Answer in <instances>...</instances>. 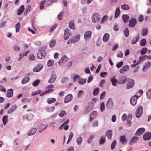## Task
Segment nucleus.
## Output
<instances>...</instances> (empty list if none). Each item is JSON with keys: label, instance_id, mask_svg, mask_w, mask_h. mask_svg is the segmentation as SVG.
Listing matches in <instances>:
<instances>
[{"label": "nucleus", "instance_id": "f257e3e1", "mask_svg": "<svg viewBox=\"0 0 151 151\" xmlns=\"http://www.w3.org/2000/svg\"><path fill=\"white\" fill-rule=\"evenodd\" d=\"M80 35H77L75 36L70 39L68 41L67 44H68L71 43H73L78 41L80 38Z\"/></svg>", "mask_w": 151, "mask_h": 151}, {"label": "nucleus", "instance_id": "f03ea898", "mask_svg": "<svg viewBox=\"0 0 151 151\" xmlns=\"http://www.w3.org/2000/svg\"><path fill=\"white\" fill-rule=\"evenodd\" d=\"M143 112V108L141 106H139L137 109L135 113L136 116L137 118H139L142 116Z\"/></svg>", "mask_w": 151, "mask_h": 151}, {"label": "nucleus", "instance_id": "7ed1b4c3", "mask_svg": "<svg viewBox=\"0 0 151 151\" xmlns=\"http://www.w3.org/2000/svg\"><path fill=\"white\" fill-rule=\"evenodd\" d=\"M46 55V52L44 50H41L37 53V57L38 58L41 59L44 58Z\"/></svg>", "mask_w": 151, "mask_h": 151}, {"label": "nucleus", "instance_id": "20e7f679", "mask_svg": "<svg viewBox=\"0 0 151 151\" xmlns=\"http://www.w3.org/2000/svg\"><path fill=\"white\" fill-rule=\"evenodd\" d=\"M100 15L97 13L93 14L92 17V20L93 22H98L100 20Z\"/></svg>", "mask_w": 151, "mask_h": 151}, {"label": "nucleus", "instance_id": "39448f33", "mask_svg": "<svg viewBox=\"0 0 151 151\" xmlns=\"http://www.w3.org/2000/svg\"><path fill=\"white\" fill-rule=\"evenodd\" d=\"M93 106V104L92 102H90L86 106V108L84 111V114L89 112L92 109Z\"/></svg>", "mask_w": 151, "mask_h": 151}, {"label": "nucleus", "instance_id": "423d86ee", "mask_svg": "<svg viewBox=\"0 0 151 151\" xmlns=\"http://www.w3.org/2000/svg\"><path fill=\"white\" fill-rule=\"evenodd\" d=\"M134 81L132 79H130L128 80L127 85V89H130L132 88L134 85Z\"/></svg>", "mask_w": 151, "mask_h": 151}, {"label": "nucleus", "instance_id": "0eeeda50", "mask_svg": "<svg viewBox=\"0 0 151 151\" xmlns=\"http://www.w3.org/2000/svg\"><path fill=\"white\" fill-rule=\"evenodd\" d=\"M127 78L125 76H123L119 77L118 80V83L121 84L124 83L127 81Z\"/></svg>", "mask_w": 151, "mask_h": 151}, {"label": "nucleus", "instance_id": "6e6552de", "mask_svg": "<svg viewBox=\"0 0 151 151\" xmlns=\"http://www.w3.org/2000/svg\"><path fill=\"white\" fill-rule=\"evenodd\" d=\"M129 27H133L136 24L137 21L136 19L134 18H132L129 21Z\"/></svg>", "mask_w": 151, "mask_h": 151}, {"label": "nucleus", "instance_id": "1a4fd4ad", "mask_svg": "<svg viewBox=\"0 0 151 151\" xmlns=\"http://www.w3.org/2000/svg\"><path fill=\"white\" fill-rule=\"evenodd\" d=\"M143 138L145 140H149L151 139V132H147L143 135Z\"/></svg>", "mask_w": 151, "mask_h": 151}, {"label": "nucleus", "instance_id": "9d476101", "mask_svg": "<svg viewBox=\"0 0 151 151\" xmlns=\"http://www.w3.org/2000/svg\"><path fill=\"white\" fill-rule=\"evenodd\" d=\"M70 35V32L68 29H66L64 31V39L67 40Z\"/></svg>", "mask_w": 151, "mask_h": 151}, {"label": "nucleus", "instance_id": "9b49d317", "mask_svg": "<svg viewBox=\"0 0 151 151\" xmlns=\"http://www.w3.org/2000/svg\"><path fill=\"white\" fill-rule=\"evenodd\" d=\"M138 98L135 96H133L130 99V103L133 106H135L137 103Z\"/></svg>", "mask_w": 151, "mask_h": 151}, {"label": "nucleus", "instance_id": "f8f14e48", "mask_svg": "<svg viewBox=\"0 0 151 151\" xmlns=\"http://www.w3.org/2000/svg\"><path fill=\"white\" fill-rule=\"evenodd\" d=\"M73 99V96L71 94L67 95L64 99V102L65 103H68L71 101Z\"/></svg>", "mask_w": 151, "mask_h": 151}, {"label": "nucleus", "instance_id": "ddd939ff", "mask_svg": "<svg viewBox=\"0 0 151 151\" xmlns=\"http://www.w3.org/2000/svg\"><path fill=\"white\" fill-rule=\"evenodd\" d=\"M145 131V129L144 128H139L137 131L135 135L137 136H140L144 133Z\"/></svg>", "mask_w": 151, "mask_h": 151}, {"label": "nucleus", "instance_id": "4468645a", "mask_svg": "<svg viewBox=\"0 0 151 151\" xmlns=\"http://www.w3.org/2000/svg\"><path fill=\"white\" fill-rule=\"evenodd\" d=\"M115 78V76H114L111 78L110 79V81L112 83V84L114 86H117L118 83V80L116 79Z\"/></svg>", "mask_w": 151, "mask_h": 151}, {"label": "nucleus", "instance_id": "2eb2a0df", "mask_svg": "<svg viewBox=\"0 0 151 151\" xmlns=\"http://www.w3.org/2000/svg\"><path fill=\"white\" fill-rule=\"evenodd\" d=\"M43 66L42 65L38 64L34 68L33 71L36 72H38L43 68Z\"/></svg>", "mask_w": 151, "mask_h": 151}, {"label": "nucleus", "instance_id": "dca6fc26", "mask_svg": "<svg viewBox=\"0 0 151 151\" xmlns=\"http://www.w3.org/2000/svg\"><path fill=\"white\" fill-rule=\"evenodd\" d=\"M129 66L127 65L123 66L120 70L119 72L121 73H123L124 72L128 71L129 69Z\"/></svg>", "mask_w": 151, "mask_h": 151}, {"label": "nucleus", "instance_id": "f3484780", "mask_svg": "<svg viewBox=\"0 0 151 151\" xmlns=\"http://www.w3.org/2000/svg\"><path fill=\"white\" fill-rule=\"evenodd\" d=\"M91 34L92 32L91 31H89L86 32L84 35L85 39L87 40L90 38L91 37Z\"/></svg>", "mask_w": 151, "mask_h": 151}, {"label": "nucleus", "instance_id": "a211bd4d", "mask_svg": "<svg viewBox=\"0 0 151 151\" xmlns=\"http://www.w3.org/2000/svg\"><path fill=\"white\" fill-rule=\"evenodd\" d=\"M54 88V86L53 85H50L48 86L46 88V91L45 92L47 93H49L54 91L52 88Z\"/></svg>", "mask_w": 151, "mask_h": 151}, {"label": "nucleus", "instance_id": "6ab92c4d", "mask_svg": "<svg viewBox=\"0 0 151 151\" xmlns=\"http://www.w3.org/2000/svg\"><path fill=\"white\" fill-rule=\"evenodd\" d=\"M24 5H22L20 6L17 11V14L18 15H20L22 14L24 11Z\"/></svg>", "mask_w": 151, "mask_h": 151}, {"label": "nucleus", "instance_id": "aec40b11", "mask_svg": "<svg viewBox=\"0 0 151 151\" xmlns=\"http://www.w3.org/2000/svg\"><path fill=\"white\" fill-rule=\"evenodd\" d=\"M17 108V106L16 105H12L8 111V113L11 114Z\"/></svg>", "mask_w": 151, "mask_h": 151}, {"label": "nucleus", "instance_id": "412c9836", "mask_svg": "<svg viewBox=\"0 0 151 151\" xmlns=\"http://www.w3.org/2000/svg\"><path fill=\"white\" fill-rule=\"evenodd\" d=\"M57 76L54 74H52L51 77L48 81L49 83H52L55 81L56 79Z\"/></svg>", "mask_w": 151, "mask_h": 151}, {"label": "nucleus", "instance_id": "4be33fe9", "mask_svg": "<svg viewBox=\"0 0 151 151\" xmlns=\"http://www.w3.org/2000/svg\"><path fill=\"white\" fill-rule=\"evenodd\" d=\"M68 60V57L65 55H64L62 57L61 60L59 61V64L60 65L62 63H65Z\"/></svg>", "mask_w": 151, "mask_h": 151}, {"label": "nucleus", "instance_id": "5701e85b", "mask_svg": "<svg viewBox=\"0 0 151 151\" xmlns=\"http://www.w3.org/2000/svg\"><path fill=\"white\" fill-rule=\"evenodd\" d=\"M13 90L12 89L8 90L6 94V96L9 98L12 97L13 96Z\"/></svg>", "mask_w": 151, "mask_h": 151}, {"label": "nucleus", "instance_id": "b1692460", "mask_svg": "<svg viewBox=\"0 0 151 151\" xmlns=\"http://www.w3.org/2000/svg\"><path fill=\"white\" fill-rule=\"evenodd\" d=\"M139 39V34H138L137 36L135 37L132 41V44L133 45L135 44L138 41Z\"/></svg>", "mask_w": 151, "mask_h": 151}, {"label": "nucleus", "instance_id": "393cba45", "mask_svg": "<svg viewBox=\"0 0 151 151\" xmlns=\"http://www.w3.org/2000/svg\"><path fill=\"white\" fill-rule=\"evenodd\" d=\"M98 112L96 111H94L91 114L90 116V122L95 118L97 115Z\"/></svg>", "mask_w": 151, "mask_h": 151}, {"label": "nucleus", "instance_id": "a878e982", "mask_svg": "<svg viewBox=\"0 0 151 151\" xmlns=\"http://www.w3.org/2000/svg\"><path fill=\"white\" fill-rule=\"evenodd\" d=\"M151 63L150 61H148L145 63L143 65V70H144L145 69H147L149 68L151 66Z\"/></svg>", "mask_w": 151, "mask_h": 151}, {"label": "nucleus", "instance_id": "bb28decb", "mask_svg": "<svg viewBox=\"0 0 151 151\" xmlns=\"http://www.w3.org/2000/svg\"><path fill=\"white\" fill-rule=\"evenodd\" d=\"M113 106V102L112 99H109L108 100L106 104V106L108 108H110Z\"/></svg>", "mask_w": 151, "mask_h": 151}, {"label": "nucleus", "instance_id": "cd10ccee", "mask_svg": "<svg viewBox=\"0 0 151 151\" xmlns=\"http://www.w3.org/2000/svg\"><path fill=\"white\" fill-rule=\"evenodd\" d=\"M74 20H72L69 22V27L71 29H75V24L74 23Z\"/></svg>", "mask_w": 151, "mask_h": 151}, {"label": "nucleus", "instance_id": "c85d7f7f", "mask_svg": "<svg viewBox=\"0 0 151 151\" xmlns=\"http://www.w3.org/2000/svg\"><path fill=\"white\" fill-rule=\"evenodd\" d=\"M106 135L107 136L109 139H111L112 135V132L111 130H110L106 132Z\"/></svg>", "mask_w": 151, "mask_h": 151}, {"label": "nucleus", "instance_id": "c756f323", "mask_svg": "<svg viewBox=\"0 0 151 151\" xmlns=\"http://www.w3.org/2000/svg\"><path fill=\"white\" fill-rule=\"evenodd\" d=\"M109 35L107 33H105L104 36L103 37V40L104 42H107L109 39Z\"/></svg>", "mask_w": 151, "mask_h": 151}, {"label": "nucleus", "instance_id": "7c9ffc66", "mask_svg": "<svg viewBox=\"0 0 151 151\" xmlns=\"http://www.w3.org/2000/svg\"><path fill=\"white\" fill-rule=\"evenodd\" d=\"M56 101V99L55 98H51L47 99V102L49 104H51L55 102Z\"/></svg>", "mask_w": 151, "mask_h": 151}, {"label": "nucleus", "instance_id": "2f4dec72", "mask_svg": "<svg viewBox=\"0 0 151 151\" xmlns=\"http://www.w3.org/2000/svg\"><path fill=\"white\" fill-rule=\"evenodd\" d=\"M122 19L124 23H126L129 19V16L126 14H123L122 16Z\"/></svg>", "mask_w": 151, "mask_h": 151}, {"label": "nucleus", "instance_id": "473e14b6", "mask_svg": "<svg viewBox=\"0 0 151 151\" xmlns=\"http://www.w3.org/2000/svg\"><path fill=\"white\" fill-rule=\"evenodd\" d=\"M139 138L137 137H134L131 139L130 144H133L134 143L136 142L138 140Z\"/></svg>", "mask_w": 151, "mask_h": 151}, {"label": "nucleus", "instance_id": "72a5a7b5", "mask_svg": "<svg viewBox=\"0 0 151 151\" xmlns=\"http://www.w3.org/2000/svg\"><path fill=\"white\" fill-rule=\"evenodd\" d=\"M29 77H25L22 79V84H25L29 82Z\"/></svg>", "mask_w": 151, "mask_h": 151}, {"label": "nucleus", "instance_id": "f704fd0d", "mask_svg": "<svg viewBox=\"0 0 151 151\" xmlns=\"http://www.w3.org/2000/svg\"><path fill=\"white\" fill-rule=\"evenodd\" d=\"M16 32H19L21 28V24L20 22L17 23L15 26Z\"/></svg>", "mask_w": 151, "mask_h": 151}, {"label": "nucleus", "instance_id": "c9c22d12", "mask_svg": "<svg viewBox=\"0 0 151 151\" xmlns=\"http://www.w3.org/2000/svg\"><path fill=\"white\" fill-rule=\"evenodd\" d=\"M3 124L4 125H6L8 122V116L6 115L4 116L2 119Z\"/></svg>", "mask_w": 151, "mask_h": 151}, {"label": "nucleus", "instance_id": "e433bc0d", "mask_svg": "<svg viewBox=\"0 0 151 151\" xmlns=\"http://www.w3.org/2000/svg\"><path fill=\"white\" fill-rule=\"evenodd\" d=\"M148 29L146 28H143L142 31V35L143 36H146L147 34Z\"/></svg>", "mask_w": 151, "mask_h": 151}, {"label": "nucleus", "instance_id": "4c0bfd02", "mask_svg": "<svg viewBox=\"0 0 151 151\" xmlns=\"http://www.w3.org/2000/svg\"><path fill=\"white\" fill-rule=\"evenodd\" d=\"M37 129L36 128L32 129L30 132L27 134L28 136H31L34 134L36 132Z\"/></svg>", "mask_w": 151, "mask_h": 151}, {"label": "nucleus", "instance_id": "58836bf2", "mask_svg": "<svg viewBox=\"0 0 151 151\" xmlns=\"http://www.w3.org/2000/svg\"><path fill=\"white\" fill-rule=\"evenodd\" d=\"M143 91L142 90H140L139 91L137 92L135 94L134 96H135L137 97L138 98L140 97L141 95L143 93Z\"/></svg>", "mask_w": 151, "mask_h": 151}, {"label": "nucleus", "instance_id": "ea45409f", "mask_svg": "<svg viewBox=\"0 0 151 151\" xmlns=\"http://www.w3.org/2000/svg\"><path fill=\"white\" fill-rule=\"evenodd\" d=\"M121 8L124 10H128L130 9L129 6L127 5L124 4L121 6Z\"/></svg>", "mask_w": 151, "mask_h": 151}, {"label": "nucleus", "instance_id": "a19ab883", "mask_svg": "<svg viewBox=\"0 0 151 151\" xmlns=\"http://www.w3.org/2000/svg\"><path fill=\"white\" fill-rule=\"evenodd\" d=\"M120 141L123 144H124L127 142V141L125 136H121Z\"/></svg>", "mask_w": 151, "mask_h": 151}, {"label": "nucleus", "instance_id": "79ce46f5", "mask_svg": "<svg viewBox=\"0 0 151 151\" xmlns=\"http://www.w3.org/2000/svg\"><path fill=\"white\" fill-rule=\"evenodd\" d=\"M146 44V40L145 39H143L140 42V45L142 46H144Z\"/></svg>", "mask_w": 151, "mask_h": 151}, {"label": "nucleus", "instance_id": "37998d69", "mask_svg": "<svg viewBox=\"0 0 151 151\" xmlns=\"http://www.w3.org/2000/svg\"><path fill=\"white\" fill-rule=\"evenodd\" d=\"M120 13L119 7L117 8L115 12V18L117 17L119 15Z\"/></svg>", "mask_w": 151, "mask_h": 151}, {"label": "nucleus", "instance_id": "c03bdc74", "mask_svg": "<svg viewBox=\"0 0 151 151\" xmlns=\"http://www.w3.org/2000/svg\"><path fill=\"white\" fill-rule=\"evenodd\" d=\"M46 2V0H44L41 1L40 4V9L42 10L43 9L44 7V5Z\"/></svg>", "mask_w": 151, "mask_h": 151}, {"label": "nucleus", "instance_id": "a18cd8bd", "mask_svg": "<svg viewBox=\"0 0 151 151\" xmlns=\"http://www.w3.org/2000/svg\"><path fill=\"white\" fill-rule=\"evenodd\" d=\"M146 94L148 99L151 98V88L148 89L146 92Z\"/></svg>", "mask_w": 151, "mask_h": 151}, {"label": "nucleus", "instance_id": "49530a36", "mask_svg": "<svg viewBox=\"0 0 151 151\" xmlns=\"http://www.w3.org/2000/svg\"><path fill=\"white\" fill-rule=\"evenodd\" d=\"M86 79H81L79 80L78 83L80 84L83 85L86 83Z\"/></svg>", "mask_w": 151, "mask_h": 151}, {"label": "nucleus", "instance_id": "de8ad7c7", "mask_svg": "<svg viewBox=\"0 0 151 151\" xmlns=\"http://www.w3.org/2000/svg\"><path fill=\"white\" fill-rule=\"evenodd\" d=\"M147 51V49L146 47L142 48L140 51V53L142 55L145 54Z\"/></svg>", "mask_w": 151, "mask_h": 151}, {"label": "nucleus", "instance_id": "09e8293b", "mask_svg": "<svg viewBox=\"0 0 151 151\" xmlns=\"http://www.w3.org/2000/svg\"><path fill=\"white\" fill-rule=\"evenodd\" d=\"M73 136V133L72 132H71L69 135L68 139L67 142V144H68L69 143L70 141L72 139Z\"/></svg>", "mask_w": 151, "mask_h": 151}, {"label": "nucleus", "instance_id": "8fccbe9b", "mask_svg": "<svg viewBox=\"0 0 151 151\" xmlns=\"http://www.w3.org/2000/svg\"><path fill=\"white\" fill-rule=\"evenodd\" d=\"M56 43V41L55 40H51L50 41V47H53L55 45V43Z\"/></svg>", "mask_w": 151, "mask_h": 151}, {"label": "nucleus", "instance_id": "3c124183", "mask_svg": "<svg viewBox=\"0 0 151 151\" xmlns=\"http://www.w3.org/2000/svg\"><path fill=\"white\" fill-rule=\"evenodd\" d=\"M99 91V88H96L93 91V94L95 96H96L98 93Z\"/></svg>", "mask_w": 151, "mask_h": 151}, {"label": "nucleus", "instance_id": "603ef678", "mask_svg": "<svg viewBox=\"0 0 151 151\" xmlns=\"http://www.w3.org/2000/svg\"><path fill=\"white\" fill-rule=\"evenodd\" d=\"M124 32L126 37H127L129 35V31L128 28H125L124 30Z\"/></svg>", "mask_w": 151, "mask_h": 151}, {"label": "nucleus", "instance_id": "864d4df0", "mask_svg": "<svg viewBox=\"0 0 151 151\" xmlns=\"http://www.w3.org/2000/svg\"><path fill=\"white\" fill-rule=\"evenodd\" d=\"M82 140V137H78L77 139V143L78 145H80L81 144Z\"/></svg>", "mask_w": 151, "mask_h": 151}, {"label": "nucleus", "instance_id": "5fc2aeb1", "mask_svg": "<svg viewBox=\"0 0 151 151\" xmlns=\"http://www.w3.org/2000/svg\"><path fill=\"white\" fill-rule=\"evenodd\" d=\"M55 109V108L54 106H52L51 107H48L47 108L46 111L48 112H52Z\"/></svg>", "mask_w": 151, "mask_h": 151}, {"label": "nucleus", "instance_id": "6e6d98bb", "mask_svg": "<svg viewBox=\"0 0 151 151\" xmlns=\"http://www.w3.org/2000/svg\"><path fill=\"white\" fill-rule=\"evenodd\" d=\"M63 12H60L58 15V19L59 20H61L63 19Z\"/></svg>", "mask_w": 151, "mask_h": 151}, {"label": "nucleus", "instance_id": "4d7b16f0", "mask_svg": "<svg viewBox=\"0 0 151 151\" xmlns=\"http://www.w3.org/2000/svg\"><path fill=\"white\" fill-rule=\"evenodd\" d=\"M147 56H148V55H141L139 57V59L140 60L143 61L146 58L148 59V57Z\"/></svg>", "mask_w": 151, "mask_h": 151}, {"label": "nucleus", "instance_id": "13d9d810", "mask_svg": "<svg viewBox=\"0 0 151 151\" xmlns=\"http://www.w3.org/2000/svg\"><path fill=\"white\" fill-rule=\"evenodd\" d=\"M40 81L39 80H37L35 81L32 83V85L35 86H37L40 83Z\"/></svg>", "mask_w": 151, "mask_h": 151}, {"label": "nucleus", "instance_id": "bf43d9fd", "mask_svg": "<svg viewBox=\"0 0 151 151\" xmlns=\"http://www.w3.org/2000/svg\"><path fill=\"white\" fill-rule=\"evenodd\" d=\"M35 57L32 54H30L29 56V59L31 61L34 60H35Z\"/></svg>", "mask_w": 151, "mask_h": 151}, {"label": "nucleus", "instance_id": "052dcab7", "mask_svg": "<svg viewBox=\"0 0 151 151\" xmlns=\"http://www.w3.org/2000/svg\"><path fill=\"white\" fill-rule=\"evenodd\" d=\"M123 63V62L122 61L117 63L116 65V67L118 68H121L122 65Z\"/></svg>", "mask_w": 151, "mask_h": 151}, {"label": "nucleus", "instance_id": "680f3d73", "mask_svg": "<svg viewBox=\"0 0 151 151\" xmlns=\"http://www.w3.org/2000/svg\"><path fill=\"white\" fill-rule=\"evenodd\" d=\"M54 63L53 60H49L47 62V65L48 66H51Z\"/></svg>", "mask_w": 151, "mask_h": 151}, {"label": "nucleus", "instance_id": "e2e57ef3", "mask_svg": "<svg viewBox=\"0 0 151 151\" xmlns=\"http://www.w3.org/2000/svg\"><path fill=\"white\" fill-rule=\"evenodd\" d=\"M116 144V140H114L111 145V149H113L115 148Z\"/></svg>", "mask_w": 151, "mask_h": 151}, {"label": "nucleus", "instance_id": "0e129e2a", "mask_svg": "<svg viewBox=\"0 0 151 151\" xmlns=\"http://www.w3.org/2000/svg\"><path fill=\"white\" fill-rule=\"evenodd\" d=\"M117 57L119 58H122L123 57V54L121 51H119L117 54Z\"/></svg>", "mask_w": 151, "mask_h": 151}, {"label": "nucleus", "instance_id": "69168bd1", "mask_svg": "<svg viewBox=\"0 0 151 151\" xmlns=\"http://www.w3.org/2000/svg\"><path fill=\"white\" fill-rule=\"evenodd\" d=\"M94 138V136L93 135H91L89 137L88 140V142L90 143L91 142L92 139Z\"/></svg>", "mask_w": 151, "mask_h": 151}, {"label": "nucleus", "instance_id": "338daca9", "mask_svg": "<svg viewBox=\"0 0 151 151\" xmlns=\"http://www.w3.org/2000/svg\"><path fill=\"white\" fill-rule=\"evenodd\" d=\"M66 115V113L65 111H63L59 114V116L62 117L64 116V115Z\"/></svg>", "mask_w": 151, "mask_h": 151}, {"label": "nucleus", "instance_id": "774afa93", "mask_svg": "<svg viewBox=\"0 0 151 151\" xmlns=\"http://www.w3.org/2000/svg\"><path fill=\"white\" fill-rule=\"evenodd\" d=\"M144 19L143 16V15H140L139 16L138 18V21L139 22H142Z\"/></svg>", "mask_w": 151, "mask_h": 151}]
</instances>
